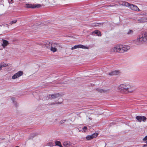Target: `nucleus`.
<instances>
[{"label": "nucleus", "mask_w": 147, "mask_h": 147, "mask_svg": "<svg viewBox=\"0 0 147 147\" xmlns=\"http://www.w3.org/2000/svg\"><path fill=\"white\" fill-rule=\"evenodd\" d=\"M130 49V47L128 45H117L111 48L110 51L111 52L123 53L127 52Z\"/></svg>", "instance_id": "1"}, {"label": "nucleus", "mask_w": 147, "mask_h": 147, "mask_svg": "<svg viewBox=\"0 0 147 147\" xmlns=\"http://www.w3.org/2000/svg\"><path fill=\"white\" fill-rule=\"evenodd\" d=\"M147 41V32L138 36L137 38L133 40V43L137 45H140Z\"/></svg>", "instance_id": "2"}, {"label": "nucleus", "mask_w": 147, "mask_h": 147, "mask_svg": "<svg viewBox=\"0 0 147 147\" xmlns=\"http://www.w3.org/2000/svg\"><path fill=\"white\" fill-rule=\"evenodd\" d=\"M131 87V86L129 84H123L119 86L118 88L120 91L127 93L133 92V90L130 89Z\"/></svg>", "instance_id": "3"}, {"label": "nucleus", "mask_w": 147, "mask_h": 147, "mask_svg": "<svg viewBox=\"0 0 147 147\" xmlns=\"http://www.w3.org/2000/svg\"><path fill=\"white\" fill-rule=\"evenodd\" d=\"M60 48L61 47L59 44L52 41L50 50L54 53L57 51V49Z\"/></svg>", "instance_id": "4"}, {"label": "nucleus", "mask_w": 147, "mask_h": 147, "mask_svg": "<svg viewBox=\"0 0 147 147\" xmlns=\"http://www.w3.org/2000/svg\"><path fill=\"white\" fill-rule=\"evenodd\" d=\"M52 41H45L42 44V47L50 50Z\"/></svg>", "instance_id": "5"}, {"label": "nucleus", "mask_w": 147, "mask_h": 147, "mask_svg": "<svg viewBox=\"0 0 147 147\" xmlns=\"http://www.w3.org/2000/svg\"><path fill=\"white\" fill-rule=\"evenodd\" d=\"M23 74V72L22 71H20L15 74L12 77L13 79H15L21 76Z\"/></svg>", "instance_id": "6"}, {"label": "nucleus", "mask_w": 147, "mask_h": 147, "mask_svg": "<svg viewBox=\"0 0 147 147\" xmlns=\"http://www.w3.org/2000/svg\"><path fill=\"white\" fill-rule=\"evenodd\" d=\"M143 15L147 16V12H145L142 14ZM138 22L143 23L147 22V18H142L138 20Z\"/></svg>", "instance_id": "7"}, {"label": "nucleus", "mask_w": 147, "mask_h": 147, "mask_svg": "<svg viewBox=\"0 0 147 147\" xmlns=\"http://www.w3.org/2000/svg\"><path fill=\"white\" fill-rule=\"evenodd\" d=\"M136 119L139 122H141L142 121L145 122L146 119V118L144 116H138L136 117Z\"/></svg>", "instance_id": "8"}, {"label": "nucleus", "mask_w": 147, "mask_h": 147, "mask_svg": "<svg viewBox=\"0 0 147 147\" xmlns=\"http://www.w3.org/2000/svg\"><path fill=\"white\" fill-rule=\"evenodd\" d=\"M98 134L97 133H94L90 135H88L86 137V139L88 140H90L98 136Z\"/></svg>", "instance_id": "9"}, {"label": "nucleus", "mask_w": 147, "mask_h": 147, "mask_svg": "<svg viewBox=\"0 0 147 147\" xmlns=\"http://www.w3.org/2000/svg\"><path fill=\"white\" fill-rule=\"evenodd\" d=\"M82 48V49H86V48L85 46H84L82 45H75L73 47H72L71 48V50H74L75 49L77 48Z\"/></svg>", "instance_id": "10"}, {"label": "nucleus", "mask_w": 147, "mask_h": 147, "mask_svg": "<svg viewBox=\"0 0 147 147\" xmlns=\"http://www.w3.org/2000/svg\"><path fill=\"white\" fill-rule=\"evenodd\" d=\"M130 8L132 10L137 11H139L140 10L139 9L137 6L133 4H131L130 5Z\"/></svg>", "instance_id": "11"}, {"label": "nucleus", "mask_w": 147, "mask_h": 147, "mask_svg": "<svg viewBox=\"0 0 147 147\" xmlns=\"http://www.w3.org/2000/svg\"><path fill=\"white\" fill-rule=\"evenodd\" d=\"M63 145L65 147H69L71 145V143L70 141H66L64 142Z\"/></svg>", "instance_id": "12"}, {"label": "nucleus", "mask_w": 147, "mask_h": 147, "mask_svg": "<svg viewBox=\"0 0 147 147\" xmlns=\"http://www.w3.org/2000/svg\"><path fill=\"white\" fill-rule=\"evenodd\" d=\"M3 43L2 44V46L3 48H5L6 47L8 44H9V42L8 41L6 40L2 39Z\"/></svg>", "instance_id": "13"}, {"label": "nucleus", "mask_w": 147, "mask_h": 147, "mask_svg": "<svg viewBox=\"0 0 147 147\" xmlns=\"http://www.w3.org/2000/svg\"><path fill=\"white\" fill-rule=\"evenodd\" d=\"M51 98L53 99H54L55 98L59 97L61 96L59 93L51 95Z\"/></svg>", "instance_id": "14"}, {"label": "nucleus", "mask_w": 147, "mask_h": 147, "mask_svg": "<svg viewBox=\"0 0 147 147\" xmlns=\"http://www.w3.org/2000/svg\"><path fill=\"white\" fill-rule=\"evenodd\" d=\"M119 73V71H112L109 74V75L110 76H113L118 75Z\"/></svg>", "instance_id": "15"}, {"label": "nucleus", "mask_w": 147, "mask_h": 147, "mask_svg": "<svg viewBox=\"0 0 147 147\" xmlns=\"http://www.w3.org/2000/svg\"><path fill=\"white\" fill-rule=\"evenodd\" d=\"M94 33L96 34L97 35L99 36H101V33L98 30H95L92 33V35H93Z\"/></svg>", "instance_id": "16"}, {"label": "nucleus", "mask_w": 147, "mask_h": 147, "mask_svg": "<svg viewBox=\"0 0 147 147\" xmlns=\"http://www.w3.org/2000/svg\"><path fill=\"white\" fill-rule=\"evenodd\" d=\"M126 34L129 36L132 35L134 34V31L131 30L129 29L127 31Z\"/></svg>", "instance_id": "17"}, {"label": "nucleus", "mask_w": 147, "mask_h": 147, "mask_svg": "<svg viewBox=\"0 0 147 147\" xmlns=\"http://www.w3.org/2000/svg\"><path fill=\"white\" fill-rule=\"evenodd\" d=\"M98 91L100 92V93H107L109 92V90H106L103 89H98L97 90Z\"/></svg>", "instance_id": "18"}, {"label": "nucleus", "mask_w": 147, "mask_h": 147, "mask_svg": "<svg viewBox=\"0 0 147 147\" xmlns=\"http://www.w3.org/2000/svg\"><path fill=\"white\" fill-rule=\"evenodd\" d=\"M59 99H61V102H58L54 103H49L48 104L49 105H55V104H61L62 102L63 101V100L61 98H59Z\"/></svg>", "instance_id": "19"}, {"label": "nucleus", "mask_w": 147, "mask_h": 147, "mask_svg": "<svg viewBox=\"0 0 147 147\" xmlns=\"http://www.w3.org/2000/svg\"><path fill=\"white\" fill-rule=\"evenodd\" d=\"M26 7L27 8H34V5H32L31 4H26Z\"/></svg>", "instance_id": "20"}, {"label": "nucleus", "mask_w": 147, "mask_h": 147, "mask_svg": "<svg viewBox=\"0 0 147 147\" xmlns=\"http://www.w3.org/2000/svg\"><path fill=\"white\" fill-rule=\"evenodd\" d=\"M8 64L7 63H1L0 65V67H1L2 68L3 67H5L8 66Z\"/></svg>", "instance_id": "21"}, {"label": "nucleus", "mask_w": 147, "mask_h": 147, "mask_svg": "<svg viewBox=\"0 0 147 147\" xmlns=\"http://www.w3.org/2000/svg\"><path fill=\"white\" fill-rule=\"evenodd\" d=\"M11 100L12 101V102H13L14 105L16 106V107H17L18 105L16 102L15 101V98H14L12 97L11 98Z\"/></svg>", "instance_id": "22"}, {"label": "nucleus", "mask_w": 147, "mask_h": 147, "mask_svg": "<svg viewBox=\"0 0 147 147\" xmlns=\"http://www.w3.org/2000/svg\"><path fill=\"white\" fill-rule=\"evenodd\" d=\"M55 144L56 145L60 147H62L61 142L59 141H56L55 142Z\"/></svg>", "instance_id": "23"}, {"label": "nucleus", "mask_w": 147, "mask_h": 147, "mask_svg": "<svg viewBox=\"0 0 147 147\" xmlns=\"http://www.w3.org/2000/svg\"><path fill=\"white\" fill-rule=\"evenodd\" d=\"M17 22V20H15L13 21H11L9 23V24L10 25H12L13 24L16 23Z\"/></svg>", "instance_id": "24"}, {"label": "nucleus", "mask_w": 147, "mask_h": 147, "mask_svg": "<svg viewBox=\"0 0 147 147\" xmlns=\"http://www.w3.org/2000/svg\"><path fill=\"white\" fill-rule=\"evenodd\" d=\"M41 7V5L40 4H37V5H34V8H36L40 7Z\"/></svg>", "instance_id": "25"}, {"label": "nucleus", "mask_w": 147, "mask_h": 147, "mask_svg": "<svg viewBox=\"0 0 147 147\" xmlns=\"http://www.w3.org/2000/svg\"><path fill=\"white\" fill-rule=\"evenodd\" d=\"M131 4H130L129 3H128L127 2H125L124 3V5L126 6H129Z\"/></svg>", "instance_id": "26"}, {"label": "nucleus", "mask_w": 147, "mask_h": 147, "mask_svg": "<svg viewBox=\"0 0 147 147\" xmlns=\"http://www.w3.org/2000/svg\"><path fill=\"white\" fill-rule=\"evenodd\" d=\"M87 130V127L86 126H84L83 128V130L84 132H85Z\"/></svg>", "instance_id": "27"}, {"label": "nucleus", "mask_w": 147, "mask_h": 147, "mask_svg": "<svg viewBox=\"0 0 147 147\" xmlns=\"http://www.w3.org/2000/svg\"><path fill=\"white\" fill-rule=\"evenodd\" d=\"M65 120H62L60 121V123L61 124H62L65 123Z\"/></svg>", "instance_id": "28"}, {"label": "nucleus", "mask_w": 147, "mask_h": 147, "mask_svg": "<svg viewBox=\"0 0 147 147\" xmlns=\"http://www.w3.org/2000/svg\"><path fill=\"white\" fill-rule=\"evenodd\" d=\"M147 140V135L143 139L144 141H146Z\"/></svg>", "instance_id": "29"}, {"label": "nucleus", "mask_w": 147, "mask_h": 147, "mask_svg": "<svg viewBox=\"0 0 147 147\" xmlns=\"http://www.w3.org/2000/svg\"><path fill=\"white\" fill-rule=\"evenodd\" d=\"M101 24V23H97L96 24H95V25H94V26H99V24Z\"/></svg>", "instance_id": "30"}, {"label": "nucleus", "mask_w": 147, "mask_h": 147, "mask_svg": "<svg viewBox=\"0 0 147 147\" xmlns=\"http://www.w3.org/2000/svg\"><path fill=\"white\" fill-rule=\"evenodd\" d=\"M142 147H147V145H144Z\"/></svg>", "instance_id": "31"}, {"label": "nucleus", "mask_w": 147, "mask_h": 147, "mask_svg": "<svg viewBox=\"0 0 147 147\" xmlns=\"http://www.w3.org/2000/svg\"><path fill=\"white\" fill-rule=\"evenodd\" d=\"M2 68H1V67H0V71L1 70Z\"/></svg>", "instance_id": "32"}, {"label": "nucleus", "mask_w": 147, "mask_h": 147, "mask_svg": "<svg viewBox=\"0 0 147 147\" xmlns=\"http://www.w3.org/2000/svg\"><path fill=\"white\" fill-rule=\"evenodd\" d=\"M113 6V5H110L109 6Z\"/></svg>", "instance_id": "33"}, {"label": "nucleus", "mask_w": 147, "mask_h": 147, "mask_svg": "<svg viewBox=\"0 0 147 147\" xmlns=\"http://www.w3.org/2000/svg\"><path fill=\"white\" fill-rule=\"evenodd\" d=\"M117 5L116 4V5H115V6H116Z\"/></svg>", "instance_id": "34"}, {"label": "nucleus", "mask_w": 147, "mask_h": 147, "mask_svg": "<svg viewBox=\"0 0 147 147\" xmlns=\"http://www.w3.org/2000/svg\"><path fill=\"white\" fill-rule=\"evenodd\" d=\"M13 0H11V2H12V1H13Z\"/></svg>", "instance_id": "35"}]
</instances>
